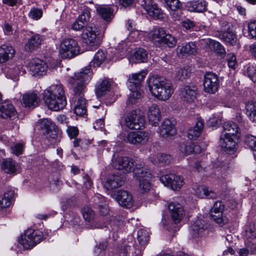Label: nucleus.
<instances>
[{
  "label": "nucleus",
  "mask_w": 256,
  "mask_h": 256,
  "mask_svg": "<svg viewBox=\"0 0 256 256\" xmlns=\"http://www.w3.org/2000/svg\"><path fill=\"white\" fill-rule=\"evenodd\" d=\"M130 90V94L128 98V102L130 104H134L138 102L142 94V92L140 88L129 87Z\"/></svg>",
  "instance_id": "nucleus-45"
},
{
  "label": "nucleus",
  "mask_w": 256,
  "mask_h": 256,
  "mask_svg": "<svg viewBox=\"0 0 256 256\" xmlns=\"http://www.w3.org/2000/svg\"><path fill=\"white\" fill-rule=\"evenodd\" d=\"M148 54L146 51L142 48H140L134 52L131 56L130 61L134 63L144 62L147 60Z\"/></svg>",
  "instance_id": "nucleus-37"
},
{
  "label": "nucleus",
  "mask_w": 256,
  "mask_h": 256,
  "mask_svg": "<svg viewBox=\"0 0 256 256\" xmlns=\"http://www.w3.org/2000/svg\"><path fill=\"white\" fill-rule=\"evenodd\" d=\"M17 116V112L13 105L8 102L0 104V117L3 118H14Z\"/></svg>",
  "instance_id": "nucleus-17"
},
{
  "label": "nucleus",
  "mask_w": 256,
  "mask_h": 256,
  "mask_svg": "<svg viewBox=\"0 0 256 256\" xmlns=\"http://www.w3.org/2000/svg\"><path fill=\"white\" fill-rule=\"evenodd\" d=\"M43 238L42 232L30 228L25 231L24 234L19 238L18 241L24 249L30 250L40 242Z\"/></svg>",
  "instance_id": "nucleus-5"
},
{
  "label": "nucleus",
  "mask_w": 256,
  "mask_h": 256,
  "mask_svg": "<svg viewBox=\"0 0 256 256\" xmlns=\"http://www.w3.org/2000/svg\"><path fill=\"white\" fill-rule=\"evenodd\" d=\"M42 16V11L41 9L33 8H32L28 14V16L30 18L34 20H38L41 18Z\"/></svg>",
  "instance_id": "nucleus-56"
},
{
  "label": "nucleus",
  "mask_w": 256,
  "mask_h": 256,
  "mask_svg": "<svg viewBox=\"0 0 256 256\" xmlns=\"http://www.w3.org/2000/svg\"><path fill=\"white\" fill-rule=\"evenodd\" d=\"M145 120L140 110H132L126 116L124 126L130 130H140L144 127Z\"/></svg>",
  "instance_id": "nucleus-7"
},
{
  "label": "nucleus",
  "mask_w": 256,
  "mask_h": 256,
  "mask_svg": "<svg viewBox=\"0 0 256 256\" xmlns=\"http://www.w3.org/2000/svg\"><path fill=\"white\" fill-rule=\"evenodd\" d=\"M207 44L209 48L214 50L216 53L221 56H224L226 54V50L223 46L219 42L211 39L208 40Z\"/></svg>",
  "instance_id": "nucleus-44"
},
{
  "label": "nucleus",
  "mask_w": 256,
  "mask_h": 256,
  "mask_svg": "<svg viewBox=\"0 0 256 256\" xmlns=\"http://www.w3.org/2000/svg\"><path fill=\"white\" fill-rule=\"evenodd\" d=\"M67 132L70 138H75L78 134V130L76 126H68L67 128Z\"/></svg>",
  "instance_id": "nucleus-63"
},
{
  "label": "nucleus",
  "mask_w": 256,
  "mask_h": 256,
  "mask_svg": "<svg viewBox=\"0 0 256 256\" xmlns=\"http://www.w3.org/2000/svg\"><path fill=\"white\" fill-rule=\"evenodd\" d=\"M176 133V130L172 122L168 119L164 120L160 130V136L165 138H167L174 136Z\"/></svg>",
  "instance_id": "nucleus-22"
},
{
  "label": "nucleus",
  "mask_w": 256,
  "mask_h": 256,
  "mask_svg": "<svg viewBox=\"0 0 256 256\" xmlns=\"http://www.w3.org/2000/svg\"><path fill=\"white\" fill-rule=\"evenodd\" d=\"M125 220V217L123 216L118 215L114 217H112L110 220V225L114 226L113 230H115V228H116L123 224V222Z\"/></svg>",
  "instance_id": "nucleus-55"
},
{
  "label": "nucleus",
  "mask_w": 256,
  "mask_h": 256,
  "mask_svg": "<svg viewBox=\"0 0 256 256\" xmlns=\"http://www.w3.org/2000/svg\"><path fill=\"white\" fill-rule=\"evenodd\" d=\"M220 38L226 44L234 45L236 42V36L233 32L232 26L228 24L226 30L222 33H219Z\"/></svg>",
  "instance_id": "nucleus-23"
},
{
  "label": "nucleus",
  "mask_w": 256,
  "mask_h": 256,
  "mask_svg": "<svg viewBox=\"0 0 256 256\" xmlns=\"http://www.w3.org/2000/svg\"><path fill=\"white\" fill-rule=\"evenodd\" d=\"M98 213L100 216H105L109 213V208L106 203L98 205Z\"/></svg>",
  "instance_id": "nucleus-64"
},
{
  "label": "nucleus",
  "mask_w": 256,
  "mask_h": 256,
  "mask_svg": "<svg viewBox=\"0 0 256 256\" xmlns=\"http://www.w3.org/2000/svg\"><path fill=\"white\" fill-rule=\"evenodd\" d=\"M199 146H194L193 144L191 145H186L182 144L180 146V150L182 153L185 155H188L192 152H198L199 150Z\"/></svg>",
  "instance_id": "nucleus-48"
},
{
  "label": "nucleus",
  "mask_w": 256,
  "mask_h": 256,
  "mask_svg": "<svg viewBox=\"0 0 256 256\" xmlns=\"http://www.w3.org/2000/svg\"><path fill=\"white\" fill-rule=\"evenodd\" d=\"M90 18V12L88 9H85L83 12L80 15L78 20L80 22H83L84 25H86L88 21Z\"/></svg>",
  "instance_id": "nucleus-58"
},
{
  "label": "nucleus",
  "mask_w": 256,
  "mask_h": 256,
  "mask_svg": "<svg viewBox=\"0 0 256 256\" xmlns=\"http://www.w3.org/2000/svg\"><path fill=\"white\" fill-rule=\"evenodd\" d=\"M160 180L165 186L174 190H180L184 184V178L174 173L162 175Z\"/></svg>",
  "instance_id": "nucleus-8"
},
{
  "label": "nucleus",
  "mask_w": 256,
  "mask_h": 256,
  "mask_svg": "<svg viewBox=\"0 0 256 256\" xmlns=\"http://www.w3.org/2000/svg\"><path fill=\"white\" fill-rule=\"evenodd\" d=\"M14 195V191L9 190L5 192L2 196H0V210H2L11 204Z\"/></svg>",
  "instance_id": "nucleus-40"
},
{
  "label": "nucleus",
  "mask_w": 256,
  "mask_h": 256,
  "mask_svg": "<svg viewBox=\"0 0 256 256\" xmlns=\"http://www.w3.org/2000/svg\"><path fill=\"white\" fill-rule=\"evenodd\" d=\"M82 214L86 221L90 222L94 217V212L88 206L84 207L82 210Z\"/></svg>",
  "instance_id": "nucleus-52"
},
{
  "label": "nucleus",
  "mask_w": 256,
  "mask_h": 256,
  "mask_svg": "<svg viewBox=\"0 0 256 256\" xmlns=\"http://www.w3.org/2000/svg\"><path fill=\"white\" fill-rule=\"evenodd\" d=\"M44 100L50 110L58 111L66 104L64 86L58 84H52L44 92Z\"/></svg>",
  "instance_id": "nucleus-2"
},
{
  "label": "nucleus",
  "mask_w": 256,
  "mask_h": 256,
  "mask_svg": "<svg viewBox=\"0 0 256 256\" xmlns=\"http://www.w3.org/2000/svg\"><path fill=\"white\" fill-rule=\"evenodd\" d=\"M176 43L177 40L176 38L166 32L160 46L165 44L170 48H173L176 45Z\"/></svg>",
  "instance_id": "nucleus-47"
},
{
  "label": "nucleus",
  "mask_w": 256,
  "mask_h": 256,
  "mask_svg": "<svg viewBox=\"0 0 256 256\" xmlns=\"http://www.w3.org/2000/svg\"><path fill=\"white\" fill-rule=\"evenodd\" d=\"M177 52L182 56L194 54L196 52V44L194 42H190L184 45L178 46Z\"/></svg>",
  "instance_id": "nucleus-29"
},
{
  "label": "nucleus",
  "mask_w": 256,
  "mask_h": 256,
  "mask_svg": "<svg viewBox=\"0 0 256 256\" xmlns=\"http://www.w3.org/2000/svg\"><path fill=\"white\" fill-rule=\"evenodd\" d=\"M238 128L236 124L232 122H225L223 125L222 134L224 136H235L238 132Z\"/></svg>",
  "instance_id": "nucleus-39"
},
{
  "label": "nucleus",
  "mask_w": 256,
  "mask_h": 256,
  "mask_svg": "<svg viewBox=\"0 0 256 256\" xmlns=\"http://www.w3.org/2000/svg\"><path fill=\"white\" fill-rule=\"evenodd\" d=\"M148 86L152 95L162 100H168L174 92L172 84L162 76L150 77L148 82Z\"/></svg>",
  "instance_id": "nucleus-3"
},
{
  "label": "nucleus",
  "mask_w": 256,
  "mask_h": 256,
  "mask_svg": "<svg viewBox=\"0 0 256 256\" xmlns=\"http://www.w3.org/2000/svg\"><path fill=\"white\" fill-rule=\"evenodd\" d=\"M189 164L193 168V170L198 172L205 171L207 168V164L204 162L194 157L190 159Z\"/></svg>",
  "instance_id": "nucleus-42"
},
{
  "label": "nucleus",
  "mask_w": 256,
  "mask_h": 256,
  "mask_svg": "<svg viewBox=\"0 0 256 256\" xmlns=\"http://www.w3.org/2000/svg\"><path fill=\"white\" fill-rule=\"evenodd\" d=\"M97 12L100 18L104 20L100 26H98V31L97 30V45L100 44L104 36L105 30L108 24L114 18V9L107 5L97 6Z\"/></svg>",
  "instance_id": "nucleus-4"
},
{
  "label": "nucleus",
  "mask_w": 256,
  "mask_h": 256,
  "mask_svg": "<svg viewBox=\"0 0 256 256\" xmlns=\"http://www.w3.org/2000/svg\"><path fill=\"white\" fill-rule=\"evenodd\" d=\"M42 36L39 34H35L31 36L24 46L25 50L31 52L36 50L41 44Z\"/></svg>",
  "instance_id": "nucleus-30"
},
{
  "label": "nucleus",
  "mask_w": 256,
  "mask_h": 256,
  "mask_svg": "<svg viewBox=\"0 0 256 256\" xmlns=\"http://www.w3.org/2000/svg\"><path fill=\"white\" fill-rule=\"evenodd\" d=\"M246 114L250 120L256 122V102L250 100L246 104Z\"/></svg>",
  "instance_id": "nucleus-38"
},
{
  "label": "nucleus",
  "mask_w": 256,
  "mask_h": 256,
  "mask_svg": "<svg viewBox=\"0 0 256 256\" xmlns=\"http://www.w3.org/2000/svg\"><path fill=\"white\" fill-rule=\"evenodd\" d=\"M124 179L119 175L112 174L107 178L104 186L108 189L116 188L124 184Z\"/></svg>",
  "instance_id": "nucleus-27"
},
{
  "label": "nucleus",
  "mask_w": 256,
  "mask_h": 256,
  "mask_svg": "<svg viewBox=\"0 0 256 256\" xmlns=\"http://www.w3.org/2000/svg\"><path fill=\"white\" fill-rule=\"evenodd\" d=\"M203 85L204 92L209 94H214L220 86L218 76L212 72H207L204 75Z\"/></svg>",
  "instance_id": "nucleus-9"
},
{
  "label": "nucleus",
  "mask_w": 256,
  "mask_h": 256,
  "mask_svg": "<svg viewBox=\"0 0 256 256\" xmlns=\"http://www.w3.org/2000/svg\"><path fill=\"white\" fill-rule=\"evenodd\" d=\"M16 51L10 45L2 44L0 46V64H4L14 57Z\"/></svg>",
  "instance_id": "nucleus-20"
},
{
  "label": "nucleus",
  "mask_w": 256,
  "mask_h": 256,
  "mask_svg": "<svg viewBox=\"0 0 256 256\" xmlns=\"http://www.w3.org/2000/svg\"><path fill=\"white\" fill-rule=\"evenodd\" d=\"M21 66H17L13 68H10L8 71V74L10 76L12 79L15 80L17 78L18 76L21 74L23 72L21 70Z\"/></svg>",
  "instance_id": "nucleus-54"
},
{
  "label": "nucleus",
  "mask_w": 256,
  "mask_h": 256,
  "mask_svg": "<svg viewBox=\"0 0 256 256\" xmlns=\"http://www.w3.org/2000/svg\"><path fill=\"white\" fill-rule=\"evenodd\" d=\"M248 76L252 82H256V67L255 66H249L246 70Z\"/></svg>",
  "instance_id": "nucleus-59"
},
{
  "label": "nucleus",
  "mask_w": 256,
  "mask_h": 256,
  "mask_svg": "<svg viewBox=\"0 0 256 256\" xmlns=\"http://www.w3.org/2000/svg\"><path fill=\"white\" fill-rule=\"evenodd\" d=\"M150 133L146 131L130 132L124 140L130 144H144L148 142Z\"/></svg>",
  "instance_id": "nucleus-12"
},
{
  "label": "nucleus",
  "mask_w": 256,
  "mask_h": 256,
  "mask_svg": "<svg viewBox=\"0 0 256 256\" xmlns=\"http://www.w3.org/2000/svg\"><path fill=\"white\" fill-rule=\"evenodd\" d=\"M22 102L26 108H34L36 107L38 102L37 92H33L24 94L22 96Z\"/></svg>",
  "instance_id": "nucleus-24"
},
{
  "label": "nucleus",
  "mask_w": 256,
  "mask_h": 256,
  "mask_svg": "<svg viewBox=\"0 0 256 256\" xmlns=\"http://www.w3.org/2000/svg\"><path fill=\"white\" fill-rule=\"evenodd\" d=\"M132 172L134 175L139 180L144 178H150L151 174L148 167L142 163L136 164Z\"/></svg>",
  "instance_id": "nucleus-19"
},
{
  "label": "nucleus",
  "mask_w": 256,
  "mask_h": 256,
  "mask_svg": "<svg viewBox=\"0 0 256 256\" xmlns=\"http://www.w3.org/2000/svg\"><path fill=\"white\" fill-rule=\"evenodd\" d=\"M204 122L201 119H198L194 126L188 130V136L190 140H194L198 138L203 129Z\"/></svg>",
  "instance_id": "nucleus-34"
},
{
  "label": "nucleus",
  "mask_w": 256,
  "mask_h": 256,
  "mask_svg": "<svg viewBox=\"0 0 256 256\" xmlns=\"http://www.w3.org/2000/svg\"><path fill=\"white\" fill-rule=\"evenodd\" d=\"M95 54L93 60L84 68L82 69L79 72L75 73L74 76L69 78L68 83L73 90V95L78 97L76 105L74 108V113L78 116H83L86 112V100L83 98L86 83L91 78L93 72L91 67H94Z\"/></svg>",
  "instance_id": "nucleus-1"
},
{
  "label": "nucleus",
  "mask_w": 256,
  "mask_h": 256,
  "mask_svg": "<svg viewBox=\"0 0 256 256\" xmlns=\"http://www.w3.org/2000/svg\"><path fill=\"white\" fill-rule=\"evenodd\" d=\"M196 194L200 198H216L217 196L215 192L210 190L204 186H198L196 191Z\"/></svg>",
  "instance_id": "nucleus-35"
},
{
  "label": "nucleus",
  "mask_w": 256,
  "mask_h": 256,
  "mask_svg": "<svg viewBox=\"0 0 256 256\" xmlns=\"http://www.w3.org/2000/svg\"><path fill=\"white\" fill-rule=\"evenodd\" d=\"M17 164L11 158H7L2 162V169L8 174H16Z\"/></svg>",
  "instance_id": "nucleus-41"
},
{
  "label": "nucleus",
  "mask_w": 256,
  "mask_h": 256,
  "mask_svg": "<svg viewBox=\"0 0 256 256\" xmlns=\"http://www.w3.org/2000/svg\"><path fill=\"white\" fill-rule=\"evenodd\" d=\"M134 165V160L127 156H118L112 160V166L124 173L131 172Z\"/></svg>",
  "instance_id": "nucleus-10"
},
{
  "label": "nucleus",
  "mask_w": 256,
  "mask_h": 256,
  "mask_svg": "<svg viewBox=\"0 0 256 256\" xmlns=\"http://www.w3.org/2000/svg\"><path fill=\"white\" fill-rule=\"evenodd\" d=\"M248 30L251 37L256 39V20L249 22L248 24Z\"/></svg>",
  "instance_id": "nucleus-60"
},
{
  "label": "nucleus",
  "mask_w": 256,
  "mask_h": 256,
  "mask_svg": "<svg viewBox=\"0 0 256 256\" xmlns=\"http://www.w3.org/2000/svg\"><path fill=\"white\" fill-rule=\"evenodd\" d=\"M190 71L188 66L180 68L176 72L175 79L176 80L183 81L190 76Z\"/></svg>",
  "instance_id": "nucleus-46"
},
{
  "label": "nucleus",
  "mask_w": 256,
  "mask_h": 256,
  "mask_svg": "<svg viewBox=\"0 0 256 256\" xmlns=\"http://www.w3.org/2000/svg\"><path fill=\"white\" fill-rule=\"evenodd\" d=\"M150 178H144L139 180V188L142 192H146L150 190L151 184L150 182Z\"/></svg>",
  "instance_id": "nucleus-53"
},
{
  "label": "nucleus",
  "mask_w": 256,
  "mask_h": 256,
  "mask_svg": "<svg viewBox=\"0 0 256 256\" xmlns=\"http://www.w3.org/2000/svg\"><path fill=\"white\" fill-rule=\"evenodd\" d=\"M172 220L175 224L179 223L182 220L184 216V209L182 206L177 202H172L168 206Z\"/></svg>",
  "instance_id": "nucleus-15"
},
{
  "label": "nucleus",
  "mask_w": 256,
  "mask_h": 256,
  "mask_svg": "<svg viewBox=\"0 0 256 256\" xmlns=\"http://www.w3.org/2000/svg\"><path fill=\"white\" fill-rule=\"evenodd\" d=\"M246 237L248 241L256 238V228L254 224H250L246 229Z\"/></svg>",
  "instance_id": "nucleus-51"
},
{
  "label": "nucleus",
  "mask_w": 256,
  "mask_h": 256,
  "mask_svg": "<svg viewBox=\"0 0 256 256\" xmlns=\"http://www.w3.org/2000/svg\"><path fill=\"white\" fill-rule=\"evenodd\" d=\"M137 239L141 245L146 244L149 240V234L146 230L140 229L138 232Z\"/></svg>",
  "instance_id": "nucleus-50"
},
{
  "label": "nucleus",
  "mask_w": 256,
  "mask_h": 256,
  "mask_svg": "<svg viewBox=\"0 0 256 256\" xmlns=\"http://www.w3.org/2000/svg\"><path fill=\"white\" fill-rule=\"evenodd\" d=\"M141 6L150 16L157 19L162 18V10L158 8L152 0H143L141 2Z\"/></svg>",
  "instance_id": "nucleus-14"
},
{
  "label": "nucleus",
  "mask_w": 256,
  "mask_h": 256,
  "mask_svg": "<svg viewBox=\"0 0 256 256\" xmlns=\"http://www.w3.org/2000/svg\"><path fill=\"white\" fill-rule=\"evenodd\" d=\"M210 216L218 224H221L223 222L222 212H213V210H210Z\"/></svg>",
  "instance_id": "nucleus-61"
},
{
  "label": "nucleus",
  "mask_w": 256,
  "mask_h": 256,
  "mask_svg": "<svg viewBox=\"0 0 256 256\" xmlns=\"http://www.w3.org/2000/svg\"><path fill=\"white\" fill-rule=\"evenodd\" d=\"M148 118L152 126H156L160 120V114L158 106L152 104L148 108Z\"/></svg>",
  "instance_id": "nucleus-28"
},
{
  "label": "nucleus",
  "mask_w": 256,
  "mask_h": 256,
  "mask_svg": "<svg viewBox=\"0 0 256 256\" xmlns=\"http://www.w3.org/2000/svg\"><path fill=\"white\" fill-rule=\"evenodd\" d=\"M111 84L108 79L103 80L97 87V97L104 96L110 90Z\"/></svg>",
  "instance_id": "nucleus-43"
},
{
  "label": "nucleus",
  "mask_w": 256,
  "mask_h": 256,
  "mask_svg": "<svg viewBox=\"0 0 256 256\" xmlns=\"http://www.w3.org/2000/svg\"><path fill=\"white\" fill-rule=\"evenodd\" d=\"M186 6L190 12H201L206 10V3L204 0H196L188 2Z\"/></svg>",
  "instance_id": "nucleus-33"
},
{
  "label": "nucleus",
  "mask_w": 256,
  "mask_h": 256,
  "mask_svg": "<svg viewBox=\"0 0 256 256\" xmlns=\"http://www.w3.org/2000/svg\"><path fill=\"white\" fill-rule=\"evenodd\" d=\"M228 64L230 68L234 69L236 64V56L233 54H229L227 56Z\"/></svg>",
  "instance_id": "nucleus-62"
},
{
  "label": "nucleus",
  "mask_w": 256,
  "mask_h": 256,
  "mask_svg": "<svg viewBox=\"0 0 256 256\" xmlns=\"http://www.w3.org/2000/svg\"><path fill=\"white\" fill-rule=\"evenodd\" d=\"M114 198L122 207L130 208L134 203L132 194L127 190H120L116 191L114 194Z\"/></svg>",
  "instance_id": "nucleus-13"
},
{
  "label": "nucleus",
  "mask_w": 256,
  "mask_h": 256,
  "mask_svg": "<svg viewBox=\"0 0 256 256\" xmlns=\"http://www.w3.org/2000/svg\"><path fill=\"white\" fill-rule=\"evenodd\" d=\"M60 54L62 58L70 59L80 54V48L74 40L72 38H65L60 43Z\"/></svg>",
  "instance_id": "nucleus-6"
},
{
  "label": "nucleus",
  "mask_w": 256,
  "mask_h": 256,
  "mask_svg": "<svg viewBox=\"0 0 256 256\" xmlns=\"http://www.w3.org/2000/svg\"><path fill=\"white\" fill-rule=\"evenodd\" d=\"M30 67L34 75L42 76L48 69L46 64L39 58L33 59L30 64Z\"/></svg>",
  "instance_id": "nucleus-18"
},
{
  "label": "nucleus",
  "mask_w": 256,
  "mask_h": 256,
  "mask_svg": "<svg viewBox=\"0 0 256 256\" xmlns=\"http://www.w3.org/2000/svg\"><path fill=\"white\" fill-rule=\"evenodd\" d=\"M234 136L222 134L220 137V144L224 150L228 154L233 152L236 148V142L232 138Z\"/></svg>",
  "instance_id": "nucleus-16"
},
{
  "label": "nucleus",
  "mask_w": 256,
  "mask_h": 256,
  "mask_svg": "<svg viewBox=\"0 0 256 256\" xmlns=\"http://www.w3.org/2000/svg\"><path fill=\"white\" fill-rule=\"evenodd\" d=\"M207 228L206 221L202 220H197L191 226V232L194 236L202 234Z\"/></svg>",
  "instance_id": "nucleus-36"
},
{
  "label": "nucleus",
  "mask_w": 256,
  "mask_h": 256,
  "mask_svg": "<svg viewBox=\"0 0 256 256\" xmlns=\"http://www.w3.org/2000/svg\"><path fill=\"white\" fill-rule=\"evenodd\" d=\"M244 142L253 151L254 157L256 158V137L247 135L245 136Z\"/></svg>",
  "instance_id": "nucleus-49"
},
{
  "label": "nucleus",
  "mask_w": 256,
  "mask_h": 256,
  "mask_svg": "<svg viewBox=\"0 0 256 256\" xmlns=\"http://www.w3.org/2000/svg\"><path fill=\"white\" fill-rule=\"evenodd\" d=\"M169 8L174 11L178 10L182 6L179 0H164Z\"/></svg>",
  "instance_id": "nucleus-57"
},
{
  "label": "nucleus",
  "mask_w": 256,
  "mask_h": 256,
  "mask_svg": "<svg viewBox=\"0 0 256 256\" xmlns=\"http://www.w3.org/2000/svg\"><path fill=\"white\" fill-rule=\"evenodd\" d=\"M196 86L194 84L184 85L179 90V96L184 102L192 103L194 102L196 96Z\"/></svg>",
  "instance_id": "nucleus-11"
},
{
  "label": "nucleus",
  "mask_w": 256,
  "mask_h": 256,
  "mask_svg": "<svg viewBox=\"0 0 256 256\" xmlns=\"http://www.w3.org/2000/svg\"><path fill=\"white\" fill-rule=\"evenodd\" d=\"M165 32L162 28H156L148 33V38L156 46H160Z\"/></svg>",
  "instance_id": "nucleus-25"
},
{
  "label": "nucleus",
  "mask_w": 256,
  "mask_h": 256,
  "mask_svg": "<svg viewBox=\"0 0 256 256\" xmlns=\"http://www.w3.org/2000/svg\"><path fill=\"white\" fill-rule=\"evenodd\" d=\"M149 160L155 165L164 166L170 164L172 160V158L171 156L168 154H158L150 156Z\"/></svg>",
  "instance_id": "nucleus-26"
},
{
  "label": "nucleus",
  "mask_w": 256,
  "mask_h": 256,
  "mask_svg": "<svg viewBox=\"0 0 256 256\" xmlns=\"http://www.w3.org/2000/svg\"><path fill=\"white\" fill-rule=\"evenodd\" d=\"M40 126L42 129L45 130L47 134H50V136L54 140L57 136V132L58 128L54 122L50 120L48 118H44L41 120L40 122Z\"/></svg>",
  "instance_id": "nucleus-21"
},
{
  "label": "nucleus",
  "mask_w": 256,
  "mask_h": 256,
  "mask_svg": "<svg viewBox=\"0 0 256 256\" xmlns=\"http://www.w3.org/2000/svg\"><path fill=\"white\" fill-rule=\"evenodd\" d=\"M96 28L88 26L82 32V36L86 40V42L90 45H94L96 40Z\"/></svg>",
  "instance_id": "nucleus-31"
},
{
  "label": "nucleus",
  "mask_w": 256,
  "mask_h": 256,
  "mask_svg": "<svg viewBox=\"0 0 256 256\" xmlns=\"http://www.w3.org/2000/svg\"><path fill=\"white\" fill-rule=\"evenodd\" d=\"M146 74V72L143 70L138 73L134 74L128 78L129 87L140 88V82L142 81Z\"/></svg>",
  "instance_id": "nucleus-32"
}]
</instances>
